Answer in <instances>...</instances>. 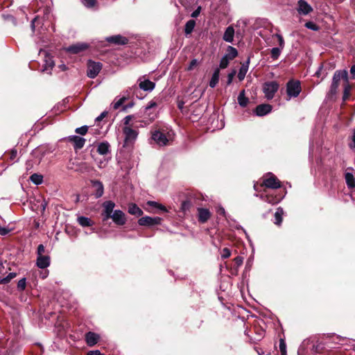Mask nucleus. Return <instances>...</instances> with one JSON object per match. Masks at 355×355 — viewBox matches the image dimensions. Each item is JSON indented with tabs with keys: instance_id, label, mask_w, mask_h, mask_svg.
<instances>
[{
	"instance_id": "33",
	"label": "nucleus",
	"mask_w": 355,
	"mask_h": 355,
	"mask_svg": "<svg viewBox=\"0 0 355 355\" xmlns=\"http://www.w3.org/2000/svg\"><path fill=\"white\" fill-rule=\"evenodd\" d=\"M282 50V49L279 47L272 48L270 51L272 59V60L278 59V58L279 57V55L281 54Z\"/></svg>"
},
{
	"instance_id": "23",
	"label": "nucleus",
	"mask_w": 355,
	"mask_h": 355,
	"mask_svg": "<svg viewBox=\"0 0 355 355\" xmlns=\"http://www.w3.org/2000/svg\"><path fill=\"white\" fill-rule=\"evenodd\" d=\"M239 105L242 107H245L249 103V98L245 96V91L243 89L240 92L237 98Z\"/></svg>"
},
{
	"instance_id": "26",
	"label": "nucleus",
	"mask_w": 355,
	"mask_h": 355,
	"mask_svg": "<svg viewBox=\"0 0 355 355\" xmlns=\"http://www.w3.org/2000/svg\"><path fill=\"white\" fill-rule=\"evenodd\" d=\"M284 215V209L282 207H278L274 214V223L277 225H280L282 223Z\"/></svg>"
},
{
	"instance_id": "12",
	"label": "nucleus",
	"mask_w": 355,
	"mask_h": 355,
	"mask_svg": "<svg viewBox=\"0 0 355 355\" xmlns=\"http://www.w3.org/2000/svg\"><path fill=\"white\" fill-rule=\"evenodd\" d=\"M88 48V44L86 43H76L68 47L64 48V50L71 54H78L82 51H85Z\"/></svg>"
},
{
	"instance_id": "44",
	"label": "nucleus",
	"mask_w": 355,
	"mask_h": 355,
	"mask_svg": "<svg viewBox=\"0 0 355 355\" xmlns=\"http://www.w3.org/2000/svg\"><path fill=\"white\" fill-rule=\"evenodd\" d=\"M26 278L21 279L17 283V288L19 291H24L26 288Z\"/></svg>"
},
{
	"instance_id": "3",
	"label": "nucleus",
	"mask_w": 355,
	"mask_h": 355,
	"mask_svg": "<svg viewBox=\"0 0 355 355\" xmlns=\"http://www.w3.org/2000/svg\"><path fill=\"white\" fill-rule=\"evenodd\" d=\"M302 91L301 83L298 80L291 79L286 83V94L288 100L292 98H296Z\"/></svg>"
},
{
	"instance_id": "53",
	"label": "nucleus",
	"mask_w": 355,
	"mask_h": 355,
	"mask_svg": "<svg viewBox=\"0 0 355 355\" xmlns=\"http://www.w3.org/2000/svg\"><path fill=\"white\" fill-rule=\"evenodd\" d=\"M279 349L281 352H286V345L284 339L279 340Z\"/></svg>"
},
{
	"instance_id": "63",
	"label": "nucleus",
	"mask_w": 355,
	"mask_h": 355,
	"mask_svg": "<svg viewBox=\"0 0 355 355\" xmlns=\"http://www.w3.org/2000/svg\"><path fill=\"white\" fill-rule=\"evenodd\" d=\"M90 355H104L98 349L90 350Z\"/></svg>"
},
{
	"instance_id": "4",
	"label": "nucleus",
	"mask_w": 355,
	"mask_h": 355,
	"mask_svg": "<svg viewBox=\"0 0 355 355\" xmlns=\"http://www.w3.org/2000/svg\"><path fill=\"white\" fill-rule=\"evenodd\" d=\"M123 132L124 134L123 146L128 147L132 146L137 138L138 131L129 126H124L123 128Z\"/></svg>"
},
{
	"instance_id": "36",
	"label": "nucleus",
	"mask_w": 355,
	"mask_h": 355,
	"mask_svg": "<svg viewBox=\"0 0 355 355\" xmlns=\"http://www.w3.org/2000/svg\"><path fill=\"white\" fill-rule=\"evenodd\" d=\"M88 130H89V126L87 125H83L80 128H77L75 130V132L77 133V134H79L80 135V136H84L85 135L87 132H88Z\"/></svg>"
},
{
	"instance_id": "29",
	"label": "nucleus",
	"mask_w": 355,
	"mask_h": 355,
	"mask_svg": "<svg viewBox=\"0 0 355 355\" xmlns=\"http://www.w3.org/2000/svg\"><path fill=\"white\" fill-rule=\"evenodd\" d=\"M238 55V51L236 49H235L233 46H229L227 49V53L225 55V56H227L228 59L233 60Z\"/></svg>"
},
{
	"instance_id": "30",
	"label": "nucleus",
	"mask_w": 355,
	"mask_h": 355,
	"mask_svg": "<svg viewBox=\"0 0 355 355\" xmlns=\"http://www.w3.org/2000/svg\"><path fill=\"white\" fill-rule=\"evenodd\" d=\"M17 276L16 272H10L6 277H0V284H6Z\"/></svg>"
},
{
	"instance_id": "32",
	"label": "nucleus",
	"mask_w": 355,
	"mask_h": 355,
	"mask_svg": "<svg viewBox=\"0 0 355 355\" xmlns=\"http://www.w3.org/2000/svg\"><path fill=\"white\" fill-rule=\"evenodd\" d=\"M30 179L32 181V182L37 185L40 184L43 181V177L36 173L33 174L31 176Z\"/></svg>"
},
{
	"instance_id": "49",
	"label": "nucleus",
	"mask_w": 355,
	"mask_h": 355,
	"mask_svg": "<svg viewBox=\"0 0 355 355\" xmlns=\"http://www.w3.org/2000/svg\"><path fill=\"white\" fill-rule=\"evenodd\" d=\"M275 37L278 39L279 46V48L283 49L284 47V40L283 37L280 34H278V33H277L275 35Z\"/></svg>"
},
{
	"instance_id": "21",
	"label": "nucleus",
	"mask_w": 355,
	"mask_h": 355,
	"mask_svg": "<svg viewBox=\"0 0 355 355\" xmlns=\"http://www.w3.org/2000/svg\"><path fill=\"white\" fill-rule=\"evenodd\" d=\"M250 64V58H248L245 62H243L239 69L238 73V78L239 80H243L248 71Z\"/></svg>"
},
{
	"instance_id": "8",
	"label": "nucleus",
	"mask_w": 355,
	"mask_h": 355,
	"mask_svg": "<svg viewBox=\"0 0 355 355\" xmlns=\"http://www.w3.org/2000/svg\"><path fill=\"white\" fill-rule=\"evenodd\" d=\"M162 220V219L160 217H150L146 216L138 220V224L141 226L153 227L161 224Z\"/></svg>"
},
{
	"instance_id": "19",
	"label": "nucleus",
	"mask_w": 355,
	"mask_h": 355,
	"mask_svg": "<svg viewBox=\"0 0 355 355\" xmlns=\"http://www.w3.org/2000/svg\"><path fill=\"white\" fill-rule=\"evenodd\" d=\"M102 69V64L90 60V78H94Z\"/></svg>"
},
{
	"instance_id": "43",
	"label": "nucleus",
	"mask_w": 355,
	"mask_h": 355,
	"mask_svg": "<svg viewBox=\"0 0 355 355\" xmlns=\"http://www.w3.org/2000/svg\"><path fill=\"white\" fill-rule=\"evenodd\" d=\"M111 159V156L104 157L103 159H101L98 162V166L99 168H103L106 166L109 159Z\"/></svg>"
},
{
	"instance_id": "56",
	"label": "nucleus",
	"mask_w": 355,
	"mask_h": 355,
	"mask_svg": "<svg viewBox=\"0 0 355 355\" xmlns=\"http://www.w3.org/2000/svg\"><path fill=\"white\" fill-rule=\"evenodd\" d=\"M157 106V103L154 101H150L148 105L146 106L145 110H148Z\"/></svg>"
},
{
	"instance_id": "14",
	"label": "nucleus",
	"mask_w": 355,
	"mask_h": 355,
	"mask_svg": "<svg viewBox=\"0 0 355 355\" xmlns=\"http://www.w3.org/2000/svg\"><path fill=\"white\" fill-rule=\"evenodd\" d=\"M272 107L270 104H261L256 107L254 113L258 116H263L269 114L272 111Z\"/></svg>"
},
{
	"instance_id": "5",
	"label": "nucleus",
	"mask_w": 355,
	"mask_h": 355,
	"mask_svg": "<svg viewBox=\"0 0 355 355\" xmlns=\"http://www.w3.org/2000/svg\"><path fill=\"white\" fill-rule=\"evenodd\" d=\"M279 87V84L276 81L266 82L263 86V92L268 100L273 98L275 93Z\"/></svg>"
},
{
	"instance_id": "45",
	"label": "nucleus",
	"mask_w": 355,
	"mask_h": 355,
	"mask_svg": "<svg viewBox=\"0 0 355 355\" xmlns=\"http://www.w3.org/2000/svg\"><path fill=\"white\" fill-rule=\"evenodd\" d=\"M324 345H327L326 343H318L316 345L313 346V350L316 353H320L322 350L324 348Z\"/></svg>"
},
{
	"instance_id": "25",
	"label": "nucleus",
	"mask_w": 355,
	"mask_h": 355,
	"mask_svg": "<svg viewBox=\"0 0 355 355\" xmlns=\"http://www.w3.org/2000/svg\"><path fill=\"white\" fill-rule=\"evenodd\" d=\"M220 76V69L218 68L216 69L211 76V80H209V87L211 88H214L216 85L218 83Z\"/></svg>"
},
{
	"instance_id": "9",
	"label": "nucleus",
	"mask_w": 355,
	"mask_h": 355,
	"mask_svg": "<svg viewBox=\"0 0 355 355\" xmlns=\"http://www.w3.org/2000/svg\"><path fill=\"white\" fill-rule=\"evenodd\" d=\"M67 140L73 145L76 151L81 149L86 142V139L85 138L78 135L69 136L67 138Z\"/></svg>"
},
{
	"instance_id": "61",
	"label": "nucleus",
	"mask_w": 355,
	"mask_h": 355,
	"mask_svg": "<svg viewBox=\"0 0 355 355\" xmlns=\"http://www.w3.org/2000/svg\"><path fill=\"white\" fill-rule=\"evenodd\" d=\"M184 105V102L182 100L178 101V107L182 112L183 111Z\"/></svg>"
},
{
	"instance_id": "52",
	"label": "nucleus",
	"mask_w": 355,
	"mask_h": 355,
	"mask_svg": "<svg viewBox=\"0 0 355 355\" xmlns=\"http://www.w3.org/2000/svg\"><path fill=\"white\" fill-rule=\"evenodd\" d=\"M45 252V248L44 246V245L42 244H40L37 247V256H42V255H44L43 254Z\"/></svg>"
},
{
	"instance_id": "39",
	"label": "nucleus",
	"mask_w": 355,
	"mask_h": 355,
	"mask_svg": "<svg viewBox=\"0 0 355 355\" xmlns=\"http://www.w3.org/2000/svg\"><path fill=\"white\" fill-rule=\"evenodd\" d=\"M78 223L83 227L89 226V218L85 216H80L78 218Z\"/></svg>"
},
{
	"instance_id": "64",
	"label": "nucleus",
	"mask_w": 355,
	"mask_h": 355,
	"mask_svg": "<svg viewBox=\"0 0 355 355\" xmlns=\"http://www.w3.org/2000/svg\"><path fill=\"white\" fill-rule=\"evenodd\" d=\"M350 73L353 78H355V64L352 65L350 69Z\"/></svg>"
},
{
	"instance_id": "40",
	"label": "nucleus",
	"mask_w": 355,
	"mask_h": 355,
	"mask_svg": "<svg viewBox=\"0 0 355 355\" xmlns=\"http://www.w3.org/2000/svg\"><path fill=\"white\" fill-rule=\"evenodd\" d=\"M126 99H127V97L125 96H123V97L119 98L117 101H116L113 103V108L114 110L119 109Z\"/></svg>"
},
{
	"instance_id": "46",
	"label": "nucleus",
	"mask_w": 355,
	"mask_h": 355,
	"mask_svg": "<svg viewBox=\"0 0 355 355\" xmlns=\"http://www.w3.org/2000/svg\"><path fill=\"white\" fill-rule=\"evenodd\" d=\"M231 255V251L229 248H225L223 249L222 253H221V257L222 259H225L228 257H230Z\"/></svg>"
},
{
	"instance_id": "34",
	"label": "nucleus",
	"mask_w": 355,
	"mask_h": 355,
	"mask_svg": "<svg viewBox=\"0 0 355 355\" xmlns=\"http://www.w3.org/2000/svg\"><path fill=\"white\" fill-rule=\"evenodd\" d=\"M54 66V62L52 60L51 58L46 57L45 60V64L43 69V71H47L51 69Z\"/></svg>"
},
{
	"instance_id": "13",
	"label": "nucleus",
	"mask_w": 355,
	"mask_h": 355,
	"mask_svg": "<svg viewBox=\"0 0 355 355\" xmlns=\"http://www.w3.org/2000/svg\"><path fill=\"white\" fill-rule=\"evenodd\" d=\"M113 222L117 225H123L126 223L125 214L119 209L114 210L113 214L110 216Z\"/></svg>"
},
{
	"instance_id": "17",
	"label": "nucleus",
	"mask_w": 355,
	"mask_h": 355,
	"mask_svg": "<svg viewBox=\"0 0 355 355\" xmlns=\"http://www.w3.org/2000/svg\"><path fill=\"white\" fill-rule=\"evenodd\" d=\"M51 259L49 255L37 256L36 266L41 269L46 268L50 266Z\"/></svg>"
},
{
	"instance_id": "15",
	"label": "nucleus",
	"mask_w": 355,
	"mask_h": 355,
	"mask_svg": "<svg viewBox=\"0 0 355 355\" xmlns=\"http://www.w3.org/2000/svg\"><path fill=\"white\" fill-rule=\"evenodd\" d=\"M103 216L105 219L110 218V216L113 214L115 207V203L111 200L105 201L103 205Z\"/></svg>"
},
{
	"instance_id": "28",
	"label": "nucleus",
	"mask_w": 355,
	"mask_h": 355,
	"mask_svg": "<svg viewBox=\"0 0 355 355\" xmlns=\"http://www.w3.org/2000/svg\"><path fill=\"white\" fill-rule=\"evenodd\" d=\"M196 26V21L193 19L189 20L184 26V33L186 35L191 34Z\"/></svg>"
},
{
	"instance_id": "6",
	"label": "nucleus",
	"mask_w": 355,
	"mask_h": 355,
	"mask_svg": "<svg viewBox=\"0 0 355 355\" xmlns=\"http://www.w3.org/2000/svg\"><path fill=\"white\" fill-rule=\"evenodd\" d=\"M151 139L159 146H164L168 144L169 134L168 133V135H166L159 130H156L152 132Z\"/></svg>"
},
{
	"instance_id": "20",
	"label": "nucleus",
	"mask_w": 355,
	"mask_h": 355,
	"mask_svg": "<svg viewBox=\"0 0 355 355\" xmlns=\"http://www.w3.org/2000/svg\"><path fill=\"white\" fill-rule=\"evenodd\" d=\"M341 79H343L347 83H348V73L347 71L338 70L334 73L332 80L340 82Z\"/></svg>"
},
{
	"instance_id": "2",
	"label": "nucleus",
	"mask_w": 355,
	"mask_h": 355,
	"mask_svg": "<svg viewBox=\"0 0 355 355\" xmlns=\"http://www.w3.org/2000/svg\"><path fill=\"white\" fill-rule=\"evenodd\" d=\"M105 42L113 45H125L128 44V39L124 36H122L121 35H114L106 37L104 41H97L96 40H93L92 42H90V49L92 47L103 46Z\"/></svg>"
},
{
	"instance_id": "55",
	"label": "nucleus",
	"mask_w": 355,
	"mask_h": 355,
	"mask_svg": "<svg viewBox=\"0 0 355 355\" xmlns=\"http://www.w3.org/2000/svg\"><path fill=\"white\" fill-rule=\"evenodd\" d=\"M349 89H350L349 85L348 84H347L344 89L343 100H345L348 98L349 94Z\"/></svg>"
},
{
	"instance_id": "27",
	"label": "nucleus",
	"mask_w": 355,
	"mask_h": 355,
	"mask_svg": "<svg viewBox=\"0 0 355 355\" xmlns=\"http://www.w3.org/2000/svg\"><path fill=\"white\" fill-rule=\"evenodd\" d=\"M345 181L348 187H355V178L352 173L347 172L345 173Z\"/></svg>"
},
{
	"instance_id": "22",
	"label": "nucleus",
	"mask_w": 355,
	"mask_h": 355,
	"mask_svg": "<svg viewBox=\"0 0 355 355\" xmlns=\"http://www.w3.org/2000/svg\"><path fill=\"white\" fill-rule=\"evenodd\" d=\"M234 29L232 26H228L223 35V39L229 43H232L234 40Z\"/></svg>"
},
{
	"instance_id": "41",
	"label": "nucleus",
	"mask_w": 355,
	"mask_h": 355,
	"mask_svg": "<svg viewBox=\"0 0 355 355\" xmlns=\"http://www.w3.org/2000/svg\"><path fill=\"white\" fill-rule=\"evenodd\" d=\"M305 27L308 29L312 30V31H318L319 27L318 25H316L313 21H307L305 24Z\"/></svg>"
},
{
	"instance_id": "54",
	"label": "nucleus",
	"mask_w": 355,
	"mask_h": 355,
	"mask_svg": "<svg viewBox=\"0 0 355 355\" xmlns=\"http://www.w3.org/2000/svg\"><path fill=\"white\" fill-rule=\"evenodd\" d=\"M17 150L15 149H12L10 153H9V158L11 161H15V159H16L17 157Z\"/></svg>"
},
{
	"instance_id": "1",
	"label": "nucleus",
	"mask_w": 355,
	"mask_h": 355,
	"mask_svg": "<svg viewBox=\"0 0 355 355\" xmlns=\"http://www.w3.org/2000/svg\"><path fill=\"white\" fill-rule=\"evenodd\" d=\"M138 85H135L131 87L128 91L132 96H135L138 99H143L144 96L140 93V89L144 92H151L155 87V83L150 81L148 79H146L144 77H141L137 80Z\"/></svg>"
},
{
	"instance_id": "62",
	"label": "nucleus",
	"mask_w": 355,
	"mask_h": 355,
	"mask_svg": "<svg viewBox=\"0 0 355 355\" xmlns=\"http://www.w3.org/2000/svg\"><path fill=\"white\" fill-rule=\"evenodd\" d=\"M217 213L220 215L225 216V210L223 207H219L218 208Z\"/></svg>"
},
{
	"instance_id": "50",
	"label": "nucleus",
	"mask_w": 355,
	"mask_h": 355,
	"mask_svg": "<svg viewBox=\"0 0 355 355\" xmlns=\"http://www.w3.org/2000/svg\"><path fill=\"white\" fill-rule=\"evenodd\" d=\"M198 60L197 59H193L189 66L187 67V70L188 71H191L193 69V68L198 64Z\"/></svg>"
},
{
	"instance_id": "7",
	"label": "nucleus",
	"mask_w": 355,
	"mask_h": 355,
	"mask_svg": "<svg viewBox=\"0 0 355 355\" xmlns=\"http://www.w3.org/2000/svg\"><path fill=\"white\" fill-rule=\"evenodd\" d=\"M104 193V187L101 182L98 180H90V195L98 198Z\"/></svg>"
},
{
	"instance_id": "31",
	"label": "nucleus",
	"mask_w": 355,
	"mask_h": 355,
	"mask_svg": "<svg viewBox=\"0 0 355 355\" xmlns=\"http://www.w3.org/2000/svg\"><path fill=\"white\" fill-rule=\"evenodd\" d=\"M99 334L90 331V347L95 345L99 340Z\"/></svg>"
},
{
	"instance_id": "59",
	"label": "nucleus",
	"mask_w": 355,
	"mask_h": 355,
	"mask_svg": "<svg viewBox=\"0 0 355 355\" xmlns=\"http://www.w3.org/2000/svg\"><path fill=\"white\" fill-rule=\"evenodd\" d=\"M132 118V116L128 115L123 119V122H124V124L125 125V126H128V125L129 124Z\"/></svg>"
},
{
	"instance_id": "18",
	"label": "nucleus",
	"mask_w": 355,
	"mask_h": 355,
	"mask_svg": "<svg viewBox=\"0 0 355 355\" xmlns=\"http://www.w3.org/2000/svg\"><path fill=\"white\" fill-rule=\"evenodd\" d=\"M211 217V213L208 209L198 208V219L200 223H206Z\"/></svg>"
},
{
	"instance_id": "60",
	"label": "nucleus",
	"mask_w": 355,
	"mask_h": 355,
	"mask_svg": "<svg viewBox=\"0 0 355 355\" xmlns=\"http://www.w3.org/2000/svg\"><path fill=\"white\" fill-rule=\"evenodd\" d=\"M10 230L6 227H0V234L2 236L6 235Z\"/></svg>"
},
{
	"instance_id": "51",
	"label": "nucleus",
	"mask_w": 355,
	"mask_h": 355,
	"mask_svg": "<svg viewBox=\"0 0 355 355\" xmlns=\"http://www.w3.org/2000/svg\"><path fill=\"white\" fill-rule=\"evenodd\" d=\"M234 261L236 267H239L243 263V258L241 256H237L236 258H234Z\"/></svg>"
},
{
	"instance_id": "38",
	"label": "nucleus",
	"mask_w": 355,
	"mask_h": 355,
	"mask_svg": "<svg viewBox=\"0 0 355 355\" xmlns=\"http://www.w3.org/2000/svg\"><path fill=\"white\" fill-rule=\"evenodd\" d=\"M192 206V203L190 200H184L182 202L181 209L183 211L186 212L190 209Z\"/></svg>"
},
{
	"instance_id": "58",
	"label": "nucleus",
	"mask_w": 355,
	"mask_h": 355,
	"mask_svg": "<svg viewBox=\"0 0 355 355\" xmlns=\"http://www.w3.org/2000/svg\"><path fill=\"white\" fill-rule=\"evenodd\" d=\"M352 142L349 144L350 148H355V130L353 132V135L352 136Z\"/></svg>"
},
{
	"instance_id": "16",
	"label": "nucleus",
	"mask_w": 355,
	"mask_h": 355,
	"mask_svg": "<svg viewBox=\"0 0 355 355\" xmlns=\"http://www.w3.org/2000/svg\"><path fill=\"white\" fill-rule=\"evenodd\" d=\"M97 152L104 157H109L111 154L110 145L107 141L101 142L97 146Z\"/></svg>"
},
{
	"instance_id": "11",
	"label": "nucleus",
	"mask_w": 355,
	"mask_h": 355,
	"mask_svg": "<svg viewBox=\"0 0 355 355\" xmlns=\"http://www.w3.org/2000/svg\"><path fill=\"white\" fill-rule=\"evenodd\" d=\"M300 15H307L313 11V8L305 0H298L296 8Z\"/></svg>"
},
{
	"instance_id": "10",
	"label": "nucleus",
	"mask_w": 355,
	"mask_h": 355,
	"mask_svg": "<svg viewBox=\"0 0 355 355\" xmlns=\"http://www.w3.org/2000/svg\"><path fill=\"white\" fill-rule=\"evenodd\" d=\"M263 184L266 187L273 189L281 187L280 181L271 173L269 174L268 177L264 179Z\"/></svg>"
},
{
	"instance_id": "42",
	"label": "nucleus",
	"mask_w": 355,
	"mask_h": 355,
	"mask_svg": "<svg viewBox=\"0 0 355 355\" xmlns=\"http://www.w3.org/2000/svg\"><path fill=\"white\" fill-rule=\"evenodd\" d=\"M338 85H339V82H335V81L332 80V83H331V87H330L329 92L331 94H335L336 93V92H337V89L338 87Z\"/></svg>"
},
{
	"instance_id": "24",
	"label": "nucleus",
	"mask_w": 355,
	"mask_h": 355,
	"mask_svg": "<svg viewBox=\"0 0 355 355\" xmlns=\"http://www.w3.org/2000/svg\"><path fill=\"white\" fill-rule=\"evenodd\" d=\"M128 211L130 214L136 216H140L143 214V211L135 203L129 205Z\"/></svg>"
},
{
	"instance_id": "47",
	"label": "nucleus",
	"mask_w": 355,
	"mask_h": 355,
	"mask_svg": "<svg viewBox=\"0 0 355 355\" xmlns=\"http://www.w3.org/2000/svg\"><path fill=\"white\" fill-rule=\"evenodd\" d=\"M107 113L108 112L107 111H104L95 119V122L98 124V125H99V123L101 122V121L107 115Z\"/></svg>"
},
{
	"instance_id": "37",
	"label": "nucleus",
	"mask_w": 355,
	"mask_h": 355,
	"mask_svg": "<svg viewBox=\"0 0 355 355\" xmlns=\"http://www.w3.org/2000/svg\"><path fill=\"white\" fill-rule=\"evenodd\" d=\"M230 60L228 59V58H227V56L223 55L220 60V64H219L220 68L225 69L228 66Z\"/></svg>"
},
{
	"instance_id": "48",
	"label": "nucleus",
	"mask_w": 355,
	"mask_h": 355,
	"mask_svg": "<svg viewBox=\"0 0 355 355\" xmlns=\"http://www.w3.org/2000/svg\"><path fill=\"white\" fill-rule=\"evenodd\" d=\"M3 17L5 20L11 21L14 25L17 24L16 19L11 15H3Z\"/></svg>"
},
{
	"instance_id": "57",
	"label": "nucleus",
	"mask_w": 355,
	"mask_h": 355,
	"mask_svg": "<svg viewBox=\"0 0 355 355\" xmlns=\"http://www.w3.org/2000/svg\"><path fill=\"white\" fill-rule=\"evenodd\" d=\"M235 73H236V71H232V72H231V73H230L228 74V76H227V85H230L232 83V80L234 78V76Z\"/></svg>"
},
{
	"instance_id": "35",
	"label": "nucleus",
	"mask_w": 355,
	"mask_h": 355,
	"mask_svg": "<svg viewBox=\"0 0 355 355\" xmlns=\"http://www.w3.org/2000/svg\"><path fill=\"white\" fill-rule=\"evenodd\" d=\"M343 340L344 338L342 337L334 336L332 337L331 341H328L326 343V345H328L329 347H334L333 346L331 345V343L340 345L341 344L340 342L343 341Z\"/></svg>"
}]
</instances>
